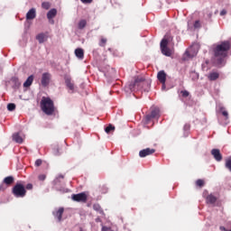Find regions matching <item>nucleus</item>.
I'll use <instances>...</instances> for the list:
<instances>
[{"instance_id": "c756f323", "label": "nucleus", "mask_w": 231, "mask_h": 231, "mask_svg": "<svg viewBox=\"0 0 231 231\" xmlns=\"http://www.w3.org/2000/svg\"><path fill=\"white\" fill-rule=\"evenodd\" d=\"M53 148V154H55V156L59 155V144H53L52 145Z\"/></svg>"}, {"instance_id": "3c124183", "label": "nucleus", "mask_w": 231, "mask_h": 231, "mask_svg": "<svg viewBox=\"0 0 231 231\" xmlns=\"http://www.w3.org/2000/svg\"><path fill=\"white\" fill-rule=\"evenodd\" d=\"M144 91H149V89H144Z\"/></svg>"}, {"instance_id": "37998d69", "label": "nucleus", "mask_w": 231, "mask_h": 231, "mask_svg": "<svg viewBox=\"0 0 231 231\" xmlns=\"http://www.w3.org/2000/svg\"><path fill=\"white\" fill-rule=\"evenodd\" d=\"M220 15H226V10H222L220 12Z\"/></svg>"}, {"instance_id": "58836bf2", "label": "nucleus", "mask_w": 231, "mask_h": 231, "mask_svg": "<svg viewBox=\"0 0 231 231\" xmlns=\"http://www.w3.org/2000/svg\"><path fill=\"white\" fill-rule=\"evenodd\" d=\"M180 93H181L182 97H189V91H187V90H182Z\"/></svg>"}, {"instance_id": "ea45409f", "label": "nucleus", "mask_w": 231, "mask_h": 231, "mask_svg": "<svg viewBox=\"0 0 231 231\" xmlns=\"http://www.w3.org/2000/svg\"><path fill=\"white\" fill-rule=\"evenodd\" d=\"M38 178H39L40 181H44L46 180V175L42 174V175H39Z\"/></svg>"}, {"instance_id": "cd10ccee", "label": "nucleus", "mask_w": 231, "mask_h": 231, "mask_svg": "<svg viewBox=\"0 0 231 231\" xmlns=\"http://www.w3.org/2000/svg\"><path fill=\"white\" fill-rule=\"evenodd\" d=\"M111 131H115V126H113L112 125H109L108 126H106L105 128V132L109 134V133H111Z\"/></svg>"}, {"instance_id": "423d86ee", "label": "nucleus", "mask_w": 231, "mask_h": 231, "mask_svg": "<svg viewBox=\"0 0 231 231\" xmlns=\"http://www.w3.org/2000/svg\"><path fill=\"white\" fill-rule=\"evenodd\" d=\"M169 44V41L167 39H162L161 42V51L162 55L165 57H171L172 55V50H171L167 45Z\"/></svg>"}, {"instance_id": "f704fd0d", "label": "nucleus", "mask_w": 231, "mask_h": 231, "mask_svg": "<svg viewBox=\"0 0 231 231\" xmlns=\"http://www.w3.org/2000/svg\"><path fill=\"white\" fill-rule=\"evenodd\" d=\"M190 130V125H184V131L186 133V134H189V131Z\"/></svg>"}, {"instance_id": "c85d7f7f", "label": "nucleus", "mask_w": 231, "mask_h": 231, "mask_svg": "<svg viewBox=\"0 0 231 231\" xmlns=\"http://www.w3.org/2000/svg\"><path fill=\"white\" fill-rule=\"evenodd\" d=\"M50 6H51V5H50L49 2H43L42 4V8H43L44 10H50Z\"/></svg>"}, {"instance_id": "f257e3e1", "label": "nucleus", "mask_w": 231, "mask_h": 231, "mask_svg": "<svg viewBox=\"0 0 231 231\" xmlns=\"http://www.w3.org/2000/svg\"><path fill=\"white\" fill-rule=\"evenodd\" d=\"M228 50H230V42H222L214 46L213 51L217 64H223L225 58L228 55Z\"/></svg>"}, {"instance_id": "bb28decb", "label": "nucleus", "mask_w": 231, "mask_h": 231, "mask_svg": "<svg viewBox=\"0 0 231 231\" xmlns=\"http://www.w3.org/2000/svg\"><path fill=\"white\" fill-rule=\"evenodd\" d=\"M219 111L222 113L223 116H225L226 120H228V111H226L223 106H219Z\"/></svg>"}, {"instance_id": "a878e982", "label": "nucleus", "mask_w": 231, "mask_h": 231, "mask_svg": "<svg viewBox=\"0 0 231 231\" xmlns=\"http://www.w3.org/2000/svg\"><path fill=\"white\" fill-rule=\"evenodd\" d=\"M190 79H191V80H198V79H199V74L198 72H196L195 70H192L190 72Z\"/></svg>"}, {"instance_id": "6e6552de", "label": "nucleus", "mask_w": 231, "mask_h": 231, "mask_svg": "<svg viewBox=\"0 0 231 231\" xmlns=\"http://www.w3.org/2000/svg\"><path fill=\"white\" fill-rule=\"evenodd\" d=\"M65 84L67 88H69L70 93H75V84L71 80V77L69 76L65 77Z\"/></svg>"}, {"instance_id": "7c9ffc66", "label": "nucleus", "mask_w": 231, "mask_h": 231, "mask_svg": "<svg viewBox=\"0 0 231 231\" xmlns=\"http://www.w3.org/2000/svg\"><path fill=\"white\" fill-rule=\"evenodd\" d=\"M8 111H15V104L10 103L7 105Z\"/></svg>"}, {"instance_id": "79ce46f5", "label": "nucleus", "mask_w": 231, "mask_h": 231, "mask_svg": "<svg viewBox=\"0 0 231 231\" xmlns=\"http://www.w3.org/2000/svg\"><path fill=\"white\" fill-rule=\"evenodd\" d=\"M26 189H27V190H32V189H33V185H32V184H27L26 185Z\"/></svg>"}, {"instance_id": "2eb2a0df", "label": "nucleus", "mask_w": 231, "mask_h": 231, "mask_svg": "<svg viewBox=\"0 0 231 231\" xmlns=\"http://www.w3.org/2000/svg\"><path fill=\"white\" fill-rule=\"evenodd\" d=\"M62 214H64V208H60L59 210L53 212V216L58 221H62Z\"/></svg>"}, {"instance_id": "aec40b11", "label": "nucleus", "mask_w": 231, "mask_h": 231, "mask_svg": "<svg viewBox=\"0 0 231 231\" xmlns=\"http://www.w3.org/2000/svg\"><path fill=\"white\" fill-rule=\"evenodd\" d=\"M75 55L78 59H84V50L78 48L75 50Z\"/></svg>"}, {"instance_id": "20e7f679", "label": "nucleus", "mask_w": 231, "mask_h": 231, "mask_svg": "<svg viewBox=\"0 0 231 231\" xmlns=\"http://www.w3.org/2000/svg\"><path fill=\"white\" fill-rule=\"evenodd\" d=\"M199 51V45L193 44L191 45L184 53V60H189V59H192L198 55Z\"/></svg>"}, {"instance_id": "412c9836", "label": "nucleus", "mask_w": 231, "mask_h": 231, "mask_svg": "<svg viewBox=\"0 0 231 231\" xmlns=\"http://www.w3.org/2000/svg\"><path fill=\"white\" fill-rule=\"evenodd\" d=\"M209 80H217L219 79V73L217 72H210L208 76Z\"/></svg>"}, {"instance_id": "0eeeda50", "label": "nucleus", "mask_w": 231, "mask_h": 231, "mask_svg": "<svg viewBox=\"0 0 231 231\" xmlns=\"http://www.w3.org/2000/svg\"><path fill=\"white\" fill-rule=\"evenodd\" d=\"M72 199H73V201L85 202V201H88V195H86V193H84V192L79 193V194H74V195H72Z\"/></svg>"}, {"instance_id": "f8f14e48", "label": "nucleus", "mask_w": 231, "mask_h": 231, "mask_svg": "<svg viewBox=\"0 0 231 231\" xmlns=\"http://www.w3.org/2000/svg\"><path fill=\"white\" fill-rule=\"evenodd\" d=\"M51 78V76L48 72H45V73L42 74V86H43V88H46V86H48V84H50V79Z\"/></svg>"}, {"instance_id": "c03bdc74", "label": "nucleus", "mask_w": 231, "mask_h": 231, "mask_svg": "<svg viewBox=\"0 0 231 231\" xmlns=\"http://www.w3.org/2000/svg\"><path fill=\"white\" fill-rule=\"evenodd\" d=\"M96 223H102V219H100V217H97L96 218Z\"/></svg>"}, {"instance_id": "ddd939ff", "label": "nucleus", "mask_w": 231, "mask_h": 231, "mask_svg": "<svg viewBox=\"0 0 231 231\" xmlns=\"http://www.w3.org/2000/svg\"><path fill=\"white\" fill-rule=\"evenodd\" d=\"M160 116V108L155 107L152 110L151 115L146 116V120L149 122L151 118H158Z\"/></svg>"}, {"instance_id": "72a5a7b5", "label": "nucleus", "mask_w": 231, "mask_h": 231, "mask_svg": "<svg viewBox=\"0 0 231 231\" xmlns=\"http://www.w3.org/2000/svg\"><path fill=\"white\" fill-rule=\"evenodd\" d=\"M34 165L35 167H41V165H42V160L41 159L36 160Z\"/></svg>"}, {"instance_id": "4c0bfd02", "label": "nucleus", "mask_w": 231, "mask_h": 231, "mask_svg": "<svg viewBox=\"0 0 231 231\" xmlns=\"http://www.w3.org/2000/svg\"><path fill=\"white\" fill-rule=\"evenodd\" d=\"M12 80H13V82H15L16 86H20L21 85V82H19V79L13 78Z\"/></svg>"}, {"instance_id": "7ed1b4c3", "label": "nucleus", "mask_w": 231, "mask_h": 231, "mask_svg": "<svg viewBox=\"0 0 231 231\" xmlns=\"http://www.w3.org/2000/svg\"><path fill=\"white\" fill-rule=\"evenodd\" d=\"M143 86H151V83L149 81H145L143 78H136L134 81V83H131L130 85L125 87V91H134V89H137L139 88H143Z\"/></svg>"}, {"instance_id": "9d476101", "label": "nucleus", "mask_w": 231, "mask_h": 231, "mask_svg": "<svg viewBox=\"0 0 231 231\" xmlns=\"http://www.w3.org/2000/svg\"><path fill=\"white\" fill-rule=\"evenodd\" d=\"M26 20L27 21H33L35 17H37V10L35 8H31L26 14Z\"/></svg>"}, {"instance_id": "5701e85b", "label": "nucleus", "mask_w": 231, "mask_h": 231, "mask_svg": "<svg viewBox=\"0 0 231 231\" xmlns=\"http://www.w3.org/2000/svg\"><path fill=\"white\" fill-rule=\"evenodd\" d=\"M93 209L96 210V212H98L99 214H101V216H104V210L102 209L99 204H94Z\"/></svg>"}, {"instance_id": "de8ad7c7", "label": "nucleus", "mask_w": 231, "mask_h": 231, "mask_svg": "<svg viewBox=\"0 0 231 231\" xmlns=\"http://www.w3.org/2000/svg\"><path fill=\"white\" fill-rule=\"evenodd\" d=\"M58 180H64V176L60 175Z\"/></svg>"}, {"instance_id": "09e8293b", "label": "nucleus", "mask_w": 231, "mask_h": 231, "mask_svg": "<svg viewBox=\"0 0 231 231\" xmlns=\"http://www.w3.org/2000/svg\"><path fill=\"white\" fill-rule=\"evenodd\" d=\"M61 192H68V189H60Z\"/></svg>"}, {"instance_id": "8fccbe9b", "label": "nucleus", "mask_w": 231, "mask_h": 231, "mask_svg": "<svg viewBox=\"0 0 231 231\" xmlns=\"http://www.w3.org/2000/svg\"><path fill=\"white\" fill-rule=\"evenodd\" d=\"M53 23H54L53 20H51V23H52V24H53Z\"/></svg>"}, {"instance_id": "603ef678", "label": "nucleus", "mask_w": 231, "mask_h": 231, "mask_svg": "<svg viewBox=\"0 0 231 231\" xmlns=\"http://www.w3.org/2000/svg\"><path fill=\"white\" fill-rule=\"evenodd\" d=\"M203 196H205V193H203Z\"/></svg>"}, {"instance_id": "2f4dec72", "label": "nucleus", "mask_w": 231, "mask_h": 231, "mask_svg": "<svg viewBox=\"0 0 231 231\" xmlns=\"http://www.w3.org/2000/svg\"><path fill=\"white\" fill-rule=\"evenodd\" d=\"M196 185L197 187H203V185H205V181H203V180H198L196 181Z\"/></svg>"}, {"instance_id": "e433bc0d", "label": "nucleus", "mask_w": 231, "mask_h": 231, "mask_svg": "<svg viewBox=\"0 0 231 231\" xmlns=\"http://www.w3.org/2000/svg\"><path fill=\"white\" fill-rule=\"evenodd\" d=\"M106 42H107V40L105 39V38H102L101 41H100L99 45H100V46H105Z\"/></svg>"}, {"instance_id": "6ab92c4d", "label": "nucleus", "mask_w": 231, "mask_h": 231, "mask_svg": "<svg viewBox=\"0 0 231 231\" xmlns=\"http://www.w3.org/2000/svg\"><path fill=\"white\" fill-rule=\"evenodd\" d=\"M32 84H33V75H31L27 78V79L23 83V88H30Z\"/></svg>"}, {"instance_id": "4468645a", "label": "nucleus", "mask_w": 231, "mask_h": 231, "mask_svg": "<svg viewBox=\"0 0 231 231\" xmlns=\"http://www.w3.org/2000/svg\"><path fill=\"white\" fill-rule=\"evenodd\" d=\"M157 79L161 84H164L167 80V74L165 73V70H160L157 74Z\"/></svg>"}, {"instance_id": "a211bd4d", "label": "nucleus", "mask_w": 231, "mask_h": 231, "mask_svg": "<svg viewBox=\"0 0 231 231\" xmlns=\"http://www.w3.org/2000/svg\"><path fill=\"white\" fill-rule=\"evenodd\" d=\"M56 15H57V9L52 8L47 13V19H49V21H51V19H53V17H55Z\"/></svg>"}, {"instance_id": "473e14b6", "label": "nucleus", "mask_w": 231, "mask_h": 231, "mask_svg": "<svg viewBox=\"0 0 231 231\" xmlns=\"http://www.w3.org/2000/svg\"><path fill=\"white\" fill-rule=\"evenodd\" d=\"M6 189H8V186L6 184H5V182L0 184V191H5V190H6Z\"/></svg>"}, {"instance_id": "a19ab883", "label": "nucleus", "mask_w": 231, "mask_h": 231, "mask_svg": "<svg viewBox=\"0 0 231 231\" xmlns=\"http://www.w3.org/2000/svg\"><path fill=\"white\" fill-rule=\"evenodd\" d=\"M81 3H83L84 5H88L89 3H93V0H80Z\"/></svg>"}, {"instance_id": "f03ea898", "label": "nucleus", "mask_w": 231, "mask_h": 231, "mask_svg": "<svg viewBox=\"0 0 231 231\" xmlns=\"http://www.w3.org/2000/svg\"><path fill=\"white\" fill-rule=\"evenodd\" d=\"M42 111L48 115L49 116L53 115L55 112V106L53 105V100L50 97H43L41 101Z\"/></svg>"}, {"instance_id": "9b49d317", "label": "nucleus", "mask_w": 231, "mask_h": 231, "mask_svg": "<svg viewBox=\"0 0 231 231\" xmlns=\"http://www.w3.org/2000/svg\"><path fill=\"white\" fill-rule=\"evenodd\" d=\"M211 154L216 162H221V160H223V155H221V152L219 151V149L211 150Z\"/></svg>"}, {"instance_id": "f3484780", "label": "nucleus", "mask_w": 231, "mask_h": 231, "mask_svg": "<svg viewBox=\"0 0 231 231\" xmlns=\"http://www.w3.org/2000/svg\"><path fill=\"white\" fill-rule=\"evenodd\" d=\"M13 140L16 143H23V135H21V133H16L13 135Z\"/></svg>"}, {"instance_id": "b1692460", "label": "nucleus", "mask_w": 231, "mask_h": 231, "mask_svg": "<svg viewBox=\"0 0 231 231\" xmlns=\"http://www.w3.org/2000/svg\"><path fill=\"white\" fill-rule=\"evenodd\" d=\"M4 183L6 184L7 186L12 185L14 183V177H12V176L5 177L4 179Z\"/></svg>"}, {"instance_id": "c9c22d12", "label": "nucleus", "mask_w": 231, "mask_h": 231, "mask_svg": "<svg viewBox=\"0 0 231 231\" xmlns=\"http://www.w3.org/2000/svg\"><path fill=\"white\" fill-rule=\"evenodd\" d=\"M201 27V23H199V21H196L194 23V28L198 29Z\"/></svg>"}, {"instance_id": "a18cd8bd", "label": "nucleus", "mask_w": 231, "mask_h": 231, "mask_svg": "<svg viewBox=\"0 0 231 231\" xmlns=\"http://www.w3.org/2000/svg\"><path fill=\"white\" fill-rule=\"evenodd\" d=\"M107 230H109V227H107V226H103L102 227V231H107Z\"/></svg>"}, {"instance_id": "393cba45", "label": "nucleus", "mask_w": 231, "mask_h": 231, "mask_svg": "<svg viewBox=\"0 0 231 231\" xmlns=\"http://www.w3.org/2000/svg\"><path fill=\"white\" fill-rule=\"evenodd\" d=\"M86 24H88V22L86 20H80L78 23V28L79 30H84V28H86Z\"/></svg>"}, {"instance_id": "4be33fe9", "label": "nucleus", "mask_w": 231, "mask_h": 231, "mask_svg": "<svg viewBox=\"0 0 231 231\" xmlns=\"http://www.w3.org/2000/svg\"><path fill=\"white\" fill-rule=\"evenodd\" d=\"M36 39L40 44H42V42H45L46 41V34L44 33H40L36 36Z\"/></svg>"}, {"instance_id": "1a4fd4ad", "label": "nucleus", "mask_w": 231, "mask_h": 231, "mask_svg": "<svg viewBox=\"0 0 231 231\" xmlns=\"http://www.w3.org/2000/svg\"><path fill=\"white\" fill-rule=\"evenodd\" d=\"M154 149L146 148L139 152V156L140 158H145L146 156H151V154H154Z\"/></svg>"}, {"instance_id": "dca6fc26", "label": "nucleus", "mask_w": 231, "mask_h": 231, "mask_svg": "<svg viewBox=\"0 0 231 231\" xmlns=\"http://www.w3.org/2000/svg\"><path fill=\"white\" fill-rule=\"evenodd\" d=\"M206 201L208 205H214V203L217 201V198L214 196V194H209L208 197H206Z\"/></svg>"}, {"instance_id": "49530a36", "label": "nucleus", "mask_w": 231, "mask_h": 231, "mask_svg": "<svg viewBox=\"0 0 231 231\" xmlns=\"http://www.w3.org/2000/svg\"><path fill=\"white\" fill-rule=\"evenodd\" d=\"M162 91H165V82L164 83H162Z\"/></svg>"}, {"instance_id": "39448f33", "label": "nucleus", "mask_w": 231, "mask_h": 231, "mask_svg": "<svg viewBox=\"0 0 231 231\" xmlns=\"http://www.w3.org/2000/svg\"><path fill=\"white\" fill-rule=\"evenodd\" d=\"M13 194L15 198H24V196H26V189L24 188V185L21 183L15 184L13 188Z\"/></svg>"}]
</instances>
